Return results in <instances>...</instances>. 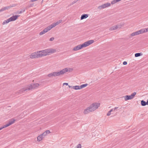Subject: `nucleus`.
<instances>
[{
  "label": "nucleus",
  "mask_w": 148,
  "mask_h": 148,
  "mask_svg": "<svg viewBox=\"0 0 148 148\" xmlns=\"http://www.w3.org/2000/svg\"><path fill=\"white\" fill-rule=\"evenodd\" d=\"M56 51V50L54 49H47L32 53L30 55V58H35L41 57L43 56L50 55Z\"/></svg>",
  "instance_id": "1"
},
{
  "label": "nucleus",
  "mask_w": 148,
  "mask_h": 148,
  "mask_svg": "<svg viewBox=\"0 0 148 148\" xmlns=\"http://www.w3.org/2000/svg\"><path fill=\"white\" fill-rule=\"evenodd\" d=\"M39 86V84L37 83L32 84L30 85L27 88H23L22 89L20 90H19V92L20 93V94H21V93H23L24 92L26 91H27L28 90L34 88L38 86Z\"/></svg>",
  "instance_id": "2"
},
{
  "label": "nucleus",
  "mask_w": 148,
  "mask_h": 148,
  "mask_svg": "<svg viewBox=\"0 0 148 148\" xmlns=\"http://www.w3.org/2000/svg\"><path fill=\"white\" fill-rule=\"evenodd\" d=\"M73 70V69L69 68H66L64 69L59 72H55V77L63 75L66 72L71 71Z\"/></svg>",
  "instance_id": "3"
},
{
  "label": "nucleus",
  "mask_w": 148,
  "mask_h": 148,
  "mask_svg": "<svg viewBox=\"0 0 148 148\" xmlns=\"http://www.w3.org/2000/svg\"><path fill=\"white\" fill-rule=\"evenodd\" d=\"M73 70V69L69 68H66L64 69L59 72H55V77L63 75L66 72L71 71Z\"/></svg>",
  "instance_id": "4"
},
{
  "label": "nucleus",
  "mask_w": 148,
  "mask_h": 148,
  "mask_svg": "<svg viewBox=\"0 0 148 148\" xmlns=\"http://www.w3.org/2000/svg\"><path fill=\"white\" fill-rule=\"evenodd\" d=\"M19 16H20L19 15H16L13 16L6 20H5L2 23V24L3 25L5 24L8 23L10 22L14 21L18 18V17Z\"/></svg>",
  "instance_id": "5"
},
{
  "label": "nucleus",
  "mask_w": 148,
  "mask_h": 148,
  "mask_svg": "<svg viewBox=\"0 0 148 148\" xmlns=\"http://www.w3.org/2000/svg\"><path fill=\"white\" fill-rule=\"evenodd\" d=\"M100 103H99L95 102L93 103L90 106L92 112L97 109L100 106Z\"/></svg>",
  "instance_id": "6"
},
{
  "label": "nucleus",
  "mask_w": 148,
  "mask_h": 148,
  "mask_svg": "<svg viewBox=\"0 0 148 148\" xmlns=\"http://www.w3.org/2000/svg\"><path fill=\"white\" fill-rule=\"evenodd\" d=\"M136 92H134L133 93L130 95H126L123 97L125 101H127L128 100L131 99H133L135 95H136Z\"/></svg>",
  "instance_id": "7"
},
{
  "label": "nucleus",
  "mask_w": 148,
  "mask_h": 148,
  "mask_svg": "<svg viewBox=\"0 0 148 148\" xmlns=\"http://www.w3.org/2000/svg\"><path fill=\"white\" fill-rule=\"evenodd\" d=\"M52 28L50 26H49L47 27L44 29L43 30L40 32L39 33V35H42L43 34H45V33L47 32L48 31L51 30Z\"/></svg>",
  "instance_id": "8"
},
{
  "label": "nucleus",
  "mask_w": 148,
  "mask_h": 148,
  "mask_svg": "<svg viewBox=\"0 0 148 148\" xmlns=\"http://www.w3.org/2000/svg\"><path fill=\"white\" fill-rule=\"evenodd\" d=\"M94 42L93 40H90L85 42L81 46H87L93 43Z\"/></svg>",
  "instance_id": "9"
},
{
  "label": "nucleus",
  "mask_w": 148,
  "mask_h": 148,
  "mask_svg": "<svg viewBox=\"0 0 148 148\" xmlns=\"http://www.w3.org/2000/svg\"><path fill=\"white\" fill-rule=\"evenodd\" d=\"M15 121V119H12L9 121L8 123V124L3 125V128H4L9 126L10 125L14 123Z\"/></svg>",
  "instance_id": "10"
},
{
  "label": "nucleus",
  "mask_w": 148,
  "mask_h": 148,
  "mask_svg": "<svg viewBox=\"0 0 148 148\" xmlns=\"http://www.w3.org/2000/svg\"><path fill=\"white\" fill-rule=\"evenodd\" d=\"M110 5L111 4L110 3H107L101 6H99L98 8L100 9H102L108 7L110 6Z\"/></svg>",
  "instance_id": "11"
},
{
  "label": "nucleus",
  "mask_w": 148,
  "mask_h": 148,
  "mask_svg": "<svg viewBox=\"0 0 148 148\" xmlns=\"http://www.w3.org/2000/svg\"><path fill=\"white\" fill-rule=\"evenodd\" d=\"M121 25H115L111 27L110 28V30L111 31L116 30L118 28H121Z\"/></svg>",
  "instance_id": "12"
},
{
  "label": "nucleus",
  "mask_w": 148,
  "mask_h": 148,
  "mask_svg": "<svg viewBox=\"0 0 148 148\" xmlns=\"http://www.w3.org/2000/svg\"><path fill=\"white\" fill-rule=\"evenodd\" d=\"M92 112L91 109L89 106L84 110L83 113L84 114H86Z\"/></svg>",
  "instance_id": "13"
},
{
  "label": "nucleus",
  "mask_w": 148,
  "mask_h": 148,
  "mask_svg": "<svg viewBox=\"0 0 148 148\" xmlns=\"http://www.w3.org/2000/svg\"><path fill=\"white\" fill-rule=\"evenodd\" d=\"M62 20H59L56 23H52L51 25H50V26L51 27V28L56 26L57 25L59 24L61 22Z\"/></svg>",
  "instance_id": "14"
},
{
  "label": "nucleus",
  "mask_w": 148,
  "mask_h": 148,
  "mask_svg": "<svg viewBox=\"0 0 148 148\" xmlns=\"http://www.w3.org/2000/svg\"><path fill=\"white\" fill-rule=\"evenodd\" d=\"M50 133L49 130H47L45 131L44 132L41 134V135L42 136H46L47 134H49Z\"/></svg>",
  "instance_id": "15"
},
{
  "label": "nucleus",
  "mask_w": 148,
  "mask_h": 148,
  "mask_svg": "<svg viewBox=\"0 0 148 148\" xmlns=\"http://www.w3.org/2000/svg\"><path fill=\"white\" fill-rule=\"evenodd\" d=\"M139 35L140 34H142L143 33H146V31L145 28L139 30H138Z\"/></svg>",
  "instance_id": "16"
},
{
  "label": "nucleus",
  "mask_w": 148,
  "mask_h": 148,
  "mask_svg": "<svg viewBox=\"0 0 148 148\" xmlns=\"http://www.w3.org/2000/svg\"><path fill=\"white\" fill-rule=\"evenodd\" d=\"M139 34L138 33V31H137L136 32H134L130 34V36L131 37H133L135 36L139 35Z\"/></svg>",
  "instance_id": "17"
},
{
  "label": "nucleus",
  "mask_w": 148,
  "mask_h": 148,
  "mask_svg": "<svg viewBox=\"0 0 148 148\" xmlns=\"http://www.w3.org/2000/svg\"><path fill=\"white\" fill-rule=\"evenodd\" d=\"M141 104L142 106H145L146 105H148V101L146 102L143 100H142L141 102Z\"/></svg>",
  "instance_id": "18"
},
{
  "label": "nucleus",
  "mask_w": 148,
  "mask_h": 148,
  "mask_svg": "<svg viewBox=\"0 0 148 148\" xmlns=\"http://www.w3.org/2000/svg\"><path fill=\"white\" fill-rule=\"evenodd\" d=\"M88 15L87 14H84L82 15L81 17V19L82 20L84 19H85L88 17Z\"/></svg>",
  "instance_id": "19"
},
{
  "label": "nucleus",
  "mask_w": 148,
  "mask_h": 148,
  "mask_svg": "<svg viewBox=\"0 0 148 148\" xmlns=\"http://www.w3.org/2000/svg\"><path fill=\"white\" fill-rule=\"evenodd\" d=\"M43 136L41 135V134L40 135L37 137V141H40L43 138Z\"/></svg>",
  "instance_id": "20"
},
{
  "label": "nucleus",
  "mask_w": 148,
  "mask_h": 148,
  "mask_svg": "<svg viewBox=\"0 0 148 148\" xmlns=\"http://www.w3.org/2000/svg\"><path fill=\"white\" fill-rule=\"evenodd\" d=\"M47 76L48 77H49L53 76L55 77V72L49 74Z\"/></svg>",
  "instance_id": "21"
},
{
  "label": "nucleus",
  "mask_w": 148,
  "mask_h": 148,
  "mask_svg": "<svg viewBox=\"0 0 148 148\" xmlns=\"http://www.w3.org/2000/svg\"><path fill=\"white\" fill-rule=\"evenodd\" d=\"M16 4H13L12 5H10L9 6H7L6 7V8H7V10L8 9L10 8L11 7H15L16 6Z\"/></svg>",
  "instance_id": "22"
},
{
  "label": "nucleus",
  "mask_w": 148,
  "mask_h": 148,
  "mask_svg": "<svg viewBox=\"0 0 148 148\" xmlns=\"http://www.w3.org/2000/svg\"><path fill=\"white\" fill-rule=\"evenodd\" d=\"M25 9H22V10L21 11H17L16 12V13L18 14H20L22 13L23 12H24L25 11Z\"/></svg>",
  "instance_id": "23"
},
{
  "label": "nucleus",
  "mask_w": 148,
  "mask_h": 148,
  "mask_svg": "<svg viewBox=\"0 0 148 148\" xmlns=\"http://www.w3.org/2000/svg\"><path fill=\"white\" fill-rule=\"evenodd\" d=\"M143 55L142 53H136L135 55V57H138L139 56H142Z\"/></svg>",
  "instance_id": "24"
},
{
  "label": "nucleus",
  "mask_w": 148,
  "mask_h": 148,
  "mask_svg": "<svg viewBox=\"0 0 148 148\" xmlns=\"http://www.w3.org/2000/svg\"><path fill=\"white\" fill-rule=\"evenodd\" d=\"M82 47H75V51L81 49Z\"/></svg>",
  "instance_id": "25"
},
{
  "label": "nucleus",
  "mask_w": 148,
  "mask_h": 148,
  "mask_svg": "<svg viewBox=\"0 0 148 148\" xmlns=\"http://www.w3.org/2000/svg\"><path fill=\"white\" fill-rule=\"evenodd\" d=\"M87 85H88V84H87L82 85H81L80 86L81 89L84 88V87H86Z\"/></svg>",
  "instance_id": "26"
},
{
  "label": "nucleus",
  "mask_w": 148,
  "mask_h": 148,
  "mask_svg": "<svg viewBox=\"0 0 148 148\" xmlns=\"http://www.w3.org/2000/svg\"><path fill=\"white\" fill-rule=\"evenodd\" d=\"M81 87L80 86H75V89L78 90V89H81Z\"/></svg>",
  "instance_id": "27"
},
{
  "label": "nucleus",
  "mask_w": 148,
  "mask_h": 148,
  "mask_svg": "<svg viewBox=\"0 0 148 148\" xmlns=\"http://www.w3.org/2000/svg\"><path fill=\"white\" fill-rule=\"evenodd\" d=\"M6 10H7V8H6V7L3 8L1 10H0V12L4 11Z\"/></svg>",
  "instance_id": "28"
},
{
  "label": "nucleus",
  "mask_w": 148,
  "mask_h": 148,
  "mask_svg": "<svg viewBox=\"0 0 148 148\" xmlns=\"http://www.w3.org/2000/svg\"><path fill=\"white\" fill-rule=\"evenodd\" d=\"M113 111V110H110V111H109L108 112V113H107V115L108 116H110L111 113V112Z\"/></svg>",
  "instance_id": "29"
},
{
  "label": "nucleus",
  "mask_w": 148,
  "mask_h": 148,
  "mask_svg": "<svg viewBox=\"0 0 148 148\" xmlns=\"http://www.w3.org/2000/svg\"><path fill=\"white\" fill-rule=\"evenodd\" d=\"M117 2V1L116 0H114L111 2V4H114L116 3Z\"/></svg>",
  "instance_id": "30"
},
{
  "label": "nucleus",
  "mask_w": 148,
  "mask_h": 148,
  "mask_svg": "<svg viewBox=\"0 0 148 148\" xmlns=\"http://www.w3.org/2000/svg\"><path fill=\"white\" fill-rule=\"evenodd\" d=\"M54 37H52L51 38H50V39H49V40L50 41H53L54 40Z\"/></svg>",
  "instance_id": "31"
},
{
  "label": "nucleus",
  "mask_w": 148,
  "mask_h": 148,
  "mask_svg": "<svg viewBox=\"0 0 148 148\" xmlns=\"http://www.w3.org/2000/svg\"><path fill=\"white\" fill-rule=\"evenodd\" d=\"M69 88H72L73 89H74V86H71L69 85Z\"/></svg>",
  "instance_id": "32"
},
{
  "label": "nucleus",
  "mask_w": 148,
  "mask_h": 148,
  "mask_svg": "<svg viewBox=\"0 0 148 148\" xmlns=\"http://www.w3.org/2000/svg\"><path fill=\"white\" fill-rule=\"evenodd\" d=\"M127 64V63L126 62V61H124L123 62V65H126Z\"/></svg>",
  "instance_id": "33"
},
{
  "label": "nucleus",
  "mask_w": 148,
  "mask_h": 148,
  "mask_svg": "<svg viewBox=\"0 0 148 148\" xmlns=\"http://www.w3.org/2000/svg\"><path fill=\"white\" fill-rule=\"evenodd\" d=\"M63 86L64 85H66V86H68V83H64L63 84Z\"/></svg>",
  "instance_id": "34"
},
{
  "label": "nucleus",
  "mask_w": 148,
  "mask_h": 148,
  "mask_svg": "<svg viewBox=\"0 0 148 148\" xmlns=\"http://www.w3.org/2000/svg\"><path fill=\"white\" fill-rule=\"evenodd\" d=\"M117 108H118V107H116L112 109V110H113V111H114L116 110Z\"/></svg>",
  "instance_id": "35"
},
{
  "label": "nucleus",
  "mask_w": 148,
  "mask_h": 148,
  "mask_svg": "<svg viewBox=\"0 0 148 148\" xmlns=\"http://www.w3.org/2000/svg\"><path fill=\"white\" fill-rule=\"evenodd\" d=\"M146 32H148V27L146 28H145Z\"/></svg>",
  "instance_id": "36"
},
{
  "label": "nucleus",
  "mask_w": 148,
  "mask_h": 148,
  "mask_svg": "<svg viewBox=\"0 0 148 148\" xmlns=\"http://www.w3.org/2000/svg\"><path fill=\"white\" fill-rule=\"evenodd\" d=\"M36 1H37V0H31L30 2H33Z\"/></svg>",
  "instance_id": "37"
},
{
  "label": "nucleus",
  "mask_w": 148,
  "mask_h": 148,
  "mask_svg": "<svg viewBox=\"0 0 148 148\" xmlns=\"http://www.w3.org/2000/svg\"><path fill=\"white\" fill-rule=\"evenodd\" d=\"M3 127H0V130H1L2 129H3Z\"/></svg>",
  "instance_id": "38"
},
{
  "label": "nucleus",
  "mask_w": 148,
  "mask_h": 148,
  "mask_svg": "<svg viewBox=\"0 0 148 148\" xmlns=\"http://www.w3.org/2000/svg\"><path fill=\"white\" fill-rule=\"evenodd\" d=\"M33 5V4H31V5H30V6H29V7H32V6Z\"/></svg>",
  "instance_id": "39"
},
{
  "label": "nucleus",
  "mask_w": 148,
  "mask_h": 148,
  "mask_svg": "<svg viewBox=\"0 0 148 148\" xmlns=\"http://www.w3.org/2000/svg\"><path fill=\"white\" fill-rule=\"evenodd\" d=\"M121 0H116L117 1V2H119L120 1H121Z\"/></svg>",
  "instance_id": "40"
},
{
  "label": "nucleus",
  "mask_w": 148,
  "mask_h": 148,
  "mask_svg": "<svg viewBox=\"0 0 148 148\" xmlns=\"http://www.w3.org/2000/svg\"><path fill=\"white\" fill-rule=\"evenodd\" d=\"M43 0H42V1L41 2V3H43Z\"/></svg>",
  "instance_id": "41"
},
{
  "label": "nucleus",
  "mask_w": 148,
  "mask_h": 148,
  "mask_svg": "<svg viewBox=\"0 0 148 148\" xmlns=\"http://www.w3.org/2000/svg\"><path fill=\"white\" fill-rule=\"evenodd\" d=\"M73 51H74V48H73Z\"/></svg>",
  "instance_id": "42"
}]
</instances>
